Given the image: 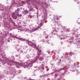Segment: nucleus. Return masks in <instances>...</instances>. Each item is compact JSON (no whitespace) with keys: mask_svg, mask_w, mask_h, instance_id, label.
<instances>
[{"mask_svg":"<svg viewBox=\"0 0 80 80\" xmlns=\"http://www.w3.org/2000/svg\"><path fill=\"white\" fill-rule=\"evenodd\" d=\"M40 51L41 52H42V50H40Z\"/></svg>","mask_w":80,"mask_h":80,"instance_id":"obj_13","label":"nucleus"},{"mask_svg":"<svg viewBox=\"0 0 80 80\" xmlns=\"http://www.w3.org/2000/svg\"><path fill=\"white\" fill-rule=\"evenodd\" d=\"M4 80H6V79H4Z\"/></svg>","mask_w":80,"mask_h":80,"instance_id":"obj_17","label":"nucleus"},{"mask_svg":"<svg viewBox=\"0 0 80 80\" xmlns=\"http://www.w3.org/2000/svg\"><path fill=\"white\" fill-rule=\"evenodd\" d=\"M17 14L16 15L14 13H12V18L13 19H17Z\"/></svg>","mask_w":80,"mask_h":80,"instance_id":"obj_1","label":"nucleus"},{"mask_svg":"<svg viewBox=\"0 0 80 80\" xmlns=\"http://www.w3.org/2000/svg\"><path fill=\"white\" fill-rule=\"evenodd\" d=\"M34 31H36V30H38V28H35L34 29Z\"/></svg>","mask_w":80,"mask_h":80,"instance_id":"obj_6","label":"nucleus"},{"mask_svg":"<svg viewBox=\"0 0 80 80\" xmlns=\"http://www.w3.org/2000/svg\"><path fill=\"white\" fill-rule=\"evenodd\" d=\"M42 67H41V68H42V69H43V70H44V67H43V65L42 64Z\"/></svg>","mask_w":80,"mask_h":80,"instance_id":"obj_8","label":"nucleus"},{"mask_svg":"<svg viewBox=\"0 0 80 80\" xmlns=\"http://www.w3.org/2000/svg\"><path fill=\"white\" fill-rule=\"evenodd\" d=\"M27 63H28V66H29V65H30V63H28V62H27Z\"/></svg>","mask_w":80,"mask_h":80,"instance_id":"obj_10","label":"nucleus"},{"mask_svg":"<svg viewBox=\"0 0 80 80\" xmlns=\"http://www.w3.org/2000/svg\"><path fill=\"white\" fill-rule=\"evenodd\" d=\"M59 61H60V60H59Z\"/></svg>","mask_w":80,"mask_h":80,"instance_id":"obj_19","label":"nucleus"},{"mask_svg":"<svg viewBox=\"0 0 80 80\" xmlns=\"http://www.w3.org/2000/svg\"><path fill=\"white\" fill-rule=\"evenodd\" d=\"M55 33H54V35H55Z\"/></svg>","mask_w":80,"mask_h":80,"instance_id":"obj_12","label":"nucleus"},{"mask_svg":"<svg viewBox=\"0 0 80 80\" xmlns=\"http://www.w3.org/2000/svg\"><path fill=\"white\" fill-rule=\"evenodd\" d=\"M42 59H43V58H42V57H40V58H39V60H40V61H42Z\"/></svg>","mask_w":80,"mask_h":80,"instance_id":"obj_5","label":"nucleus"},{"mask_svg":"<svg viewBox=\"0 0 80 80\" xmlns=\"http://www.w3.org/2000/svg\"><path fill=\"white\" fill-rule=\"evenodd\" d=\"M29 80H32V79H29Z\"/></svg>","mask_w":80,"mask_h":80,"instance_id":"obj_15","label":"nucleus"},{"mask_svg":"<svg viewBox=\"0 0 80 80\" xmlns=\"http://www.w3.org/2000/svg\"><path fill=\"white\" fill-rule=\"evenodd\" d=\"M20 10V8H18V9H17V10H16V13H18Z\"/></svg>","mask_w":80,"mask_h":80,"instance_id":"obj_2","label":"nucleus"},{"mask_svg":"<svg viewBox=\"0 0 80 80\" xmlns=\"http://www.w3.org/2000/svg\"><path fill=\"white\" fill-rule=\"evenodd\" d=\"M40 57V54H38L37 56H36V58H38Z\"/></svg>","mask_w":80,"mask_h":80,"instance_id":"obj_7","label":"nucleus"},{"mask_svg":"<svg viewBox=\"0 0 80 80\" xmlns=\"http://www.w3.org/2000/svg\"><path fill=\"white\" fill-rule=\"evenodd\" d=\"M32 44L33 45H34V46H35V47H37V45L36 44H33V43H32L31 42H29L28 43V44L29 45H30V46H32V44Z\"/></svg>","mask_w":80,"mask_h":80,"instance_id":"obj_3","label":"nucleus"},{"mask_svg":"<svg viewBox=\"0 0 80 80\" xmlns=\"http://www.w3.org/2000/svg\"><path fill=\"white\" fill-rule=\"evenodd\" d=\"M56 75H55V76H56Z\"/></svg>","mask_w":80,"mask_h":80,"instance_id":"obj_16","label":"nucleus"},{"mask_svg":"<svg viewBox=\"0 0 80 80\" xmlns=\"http://www.w3.org/2000/svg\"><path fill=\"white\" fill-rule=\"evenodd\" d=\"M20 17H22V14H20Z\"/></svg>","mask_w":80,"mask_h":80,"instance_id":"obj_11","label":"nucleus"},{"mask_svg":"<svg viewBox=\"0 0 80 80\" xmlns=\"http://www.w3.org/2000/svg\"><path fill=\"white\" fill-rule=\"evenodd\" d=\"M19 27H22V26H19Z\"/></svg>","mask_w":80,"mask_h":80,"instance_id":"obj_14","label":"nucleus"},{"mask_svg":"<svg viewBox=\"0 0 80 80\" xmlns=\"http://www.w3.org/2000/svg\"><path fill=\"white\" fill-rule=\"evenodd\" d=\"M43 23L41 22L39 24V25H40L39 28H40V27H41V26H43Z\"/></svg>","mask_w":80,"mask_h":80,"instance_id":"obj_4","label":"nucleus"},{"mask_svg":"<svg viewBox=\"0 0 80 80\" xmlns=\"http://www.w3.org/2000/svg\"><path fill=\"white\" fill-rule=\"evenodd\" d=\"M17 15L18 17H20V15H19V14H17V15Z\"/></svg>","mask_w":80,"mask_h":80,"instance_id":"obj_9","label":"nucleus"},{"mask_svg":"<svg viewBox=\"0 0 80 80\" xmlns=\"http://www.w3.org/2000/svg\"><path fill=\"white\" fill-rule=\"evenodd\" d=\"M62 44V42H61Z\"/></svg>","mask_w":80,"mask_h":80,"instance_id":"obj_18","label":"nucleus"}]
</instances>
